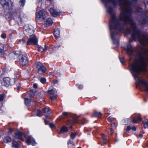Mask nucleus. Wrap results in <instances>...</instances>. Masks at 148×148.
<instances>
[{"mask_svg":"<svg viewBox=\"0 0 148 148\" xmlns=\"http://www.w3.org/2000/svg\"><path fill=\"white\" fill-rule=\"evenodd\" d=\"M125 50L128 55H133L136 58H138L130 66L129 68L136 81V85L143 87L145 91L148 92V83L139 76L141 72L145 70V68L148 64V50L140 47L134 51L130 43L128 44Z\"/></svg>","mask_w":148,"mask_h":148,"instance_id":"obj_1","label":"nucleus"},{"mask_svg":"<svg viewBox=\"0 0 148 148\" xmlns=\"http://www.w3.org/2000/svg\"><path fill=\"white\" fill-rule=\"evenodd\" d=\"M47 12L44 10H40L36 12V19L38 21H44L46 17Z\"/></svg>","mask_w":148,"mask_h":148,"instance_id":"obj_2","label":"nucleus"},{"mask_svg":"<svg viewBox=\"0 0 148 148\" xmlns=\"http://www.w3.org/2000/svg\"><path fill=\"white\" fill-rule=\"evenodd\" d=\"M19 63L21 66H23L26 65L28 62V59L27 55L25 53H21L18 57Z\"/></svg>","mask_w":148,"mask_h":148,"instance_id":"obj_3","label":"nucleus"},{"mask_svg":"<svg viewBox=\"0 0 148 148\" xmlns=\"http://www.w3.org/2000/svg\"><path fill=\"white\" fill-rule=\"evenodd\" d=\"M1 4L3 7L8 10L12 8V3L11 0H1Z\"/></svg>","mask_w":148,"mask_h":148,"instance_id":"obj_4","label":"nucleus"},{"mask_svg":"<svg viewBox=\"0 0 148 148\" xmlns=\"http://www.w3.org/2000/svg\"><path fill=\"white\" fill-rule=\"evenodd\" d=\"M24 33L25 35H28L29 36L32 35L34 32V29L33 27L31 25H26L24 26Z\"/></svg>","mask_w":148,"mask_h":148,"instance_id":"obj_5","label":"nucleus"},{"mask_svg":"<svg viewBox=\"0 0 148 148\" xmlns=\"http://www.w3.org/2000/svg\"><path fill=\"white\" fill-rule=\"evenodd\" d=\"M36 68L38 69V73L42 74L45 72L46 69L43 64L40 62H38L36 64Z\"/></svg>","mask_w":148,"mask_h":148,"instance_id":"obj_6","label":"nucleus"},{"mask_svg":"<svg viewBox=\"0 0 148 148\" xmlns=\"http://www.w3.org/2000/svg\"><path fill=\"white\" fill-rule=\"evenodd\" d=\"M29 37V38L27 41V45H36L37 44L38 40L36 37L34 35H30Z\"/></svg>","mask_w":148,"mask_h":148,"instance_id":"obj_7","label":"nucleus"},{"mask_svg":"<svg viewBox=\"0 0 148 148\" xmlns=\"http://www.w3.org/2000/svg\"><path fill=\"white\" fill-rule=\"evenodd\" d=\"M12 16L13 19L17 21L21 22L23 20V16L21 15L19 12L14 13Z\"/></svg>","mask_w":148,"mask_h":148,"instance_id":"obj_8","label":"nucleus"},{"mask_svg":"<svg viewBox=\"0 0 148 148\" xmlns=\"http://www.w3.org/2000/svg\"><path fill=\"white\" fill-rule=\"evenodd\" d=\"M49 11L51 15L54 17H56L60 14V12L54 8H51Z\"/></svg>","mask_w":148,"mask_h":148,"instance_id":"obj_9","label":"nucleus"},{"mask_svg":"<svg viewBox=\"0 0 148 148\" xmlns=\"http://www.w3.org/2000/svg\"><path fill=\"white\" fill-rule=\"evenodd\" d=\"M44 115L47 118L49 117V114H50V109L49 107H46L42 109Z\"/></svg>","mask_w":148,"mask_h":148,"instance_id":"obj_10","label":"nucleus"},{"mask_svg":"<svg viewBox=\"0 0 148 148\" xmlns=\"http://www.w3.org/2000/svg\"><path fill=\"white\" fill-rule=\"evenodd\" d=\"M2 86H6L10 84V79L8 77L4 78L1 82Z\"/></svg>","mask_w":148,"mask_h":148,"instance_id":"obj_11","label":"nucleus"},{"mask_svg":"<svg viewBox=\"0 0 148 148\" xmlns=\"http://www.w3.org/2000/svg\"><path fill=\"white\" fill-rule=\"evenodd\" d=\"M26 142L28 145H34L36 144L34 138L31 136L28 137Z\"/></svg>","mask_w":148,"mask_h":148,"instance_id":"obj_12","label":"nucleus"},{"mask_svg":"<svg viewBox=\"0 0 148 148\" xmlns=\"http://www.w3.org/2000/svg\"><path fill=\"white\" fill-rule=\"evenodd\" d=\"M23 135V133L20 131H18L15 133V138H17L22 141H23L22 138Z\"/></svg>","mask_w":148,"mask_h":148,"instance_id":"obj_13","label":"nucleus"},{"mask_svg":"<svg viewBox=\"0 0 148 148\" xmlns=\"http://www.w3.org/2000/svg\"><path fill=\"white\" fill-rule=\"evenodd\" d=\"M54 34L55 37L58 38L60 36V30L58 28H55L54 31Z\"/></svg>","mask_w":148,"mask_h":148,"instance_id":"obj_14","label":"nucleus"},{"mask_svg":"<svg viewBox=\"0 0 148 148\" xmlns=\"http://www.w3.org/2000/svg\"><path fill=\"white\" fill-rule=\"evenodd\" d=\"M47 46L46 45H45L43 46H40L38 47V50L39 51L43 53L45 52L47 50Z\"/></svg>","mask_w":148,"mask_h":148,"instance_id":"obj_15","label":"nucleus"},{"mask_svg":"<svg viewBox=\"0 0 148 148\" xmlns=\"http://www.w3.org/2000/svg\"><path fill=\"white\" fill-rule=\"evenodd\" d=\"M56 91L54 90L53 86H51L48 90V94L51 95H53L55 94Z\"/></svg>","mask_w":148,"mask_h":148,"instance_id":"obj_16","label":"nucleus"},{"mask_svg":"<svg viewBox=\"0 0 148 148\" xmlns=\"http://www.w3.org/2000/svg\"><path fill=\"white\" fill-rule=\"evenodd\" d=\"M53 23V21L50 18L47 19L45 23V25L46 26H49V25H51Z\"/></svg>","mask_w":148,"mask_h":148,"instance_id":"obj_17","label":"nucleus"},{"mask_svg":"<svg viewBox=\"0 0 148 148\" xmlns=\"http://www.w3.org/2000/svg\"><path fill=\"white\" fill-rule=\"evenodd\" d=\"M11 138L8 136L5 137L3 140V142L5 143H7L11 142Z\"/></svg>","mask_w":148,"mask_h":148,"instance_id":"obj_18","label":"nucleus"},{"mask_svg":"<svg viewBox=\"0 0 148 148\" xmlns=\"http://www.w3.org/2000/svg\"><path fill=\"white\" fill-rule=\"evenodd\" d=\"M141 121V118L139 117H136L134 118L133 120V122L135 123H138Z\"/></svg>","mask_w":148,"mask_h":148,"instance_id":"obj_19","label":"nucleus"},{"mask_svg":"<svg viewBox=\"0 0 148 148\" xmlns=\"http://www.w3.org/2000/svg\"><path fill=\"white\" fill-rule=\"evenodd\" d=\"M12 146L15 148H19V146L17 142L13 141L12 143Z\"/></svg>","mask_w":148,"mask_h":148,"instance_id":"obj_20","label":"nucleus"},{"mask_svg":"<svg viewBox=\"0 0 148 148\" xmlns=\"http://www.w3.org/2000/svg\"><path fill=\"white\" fill-rule=\"evenodd\" d=\"M140 22L142 24H144L146 23V18L145 17L140 18Z\"/></svg>","mask_w":148,"mask_h":148,"instance_id":"obj_21","label":"nucleus"},{"mask_svg":"<svg viewBox=\"0 0 148 148\" xmlns=\"http://www.w3.org/2000/svg\"><path fill=\"white\" fill-rule=\"evenodd\" d=\"M67 128L65 126L63 127H62L60 130V133H61L62 132H68Z\"/></svg>","mask_w":148,"mask_h":148,"instance_id":"obj_22","label":"nucleus"},{"mask_svg":"<svg viewBox=\"0 0 148 148\" xmlns=\"http://www.w3.org/2000/svg\"><path fill=\"white\" fill-rule=\"evenodd\" d=\"M77 135V134L76 132H71L70 135L71 138L73 140V139Z\"/></svg>","mask_w":148,"mask_h":148,"instance_id":"obj_23","label":"nucleus"},{"mask_svg":"<svg viewBox=\"0 0 148 148\" xmlns=\"http://www.w3.org/2000/svg\"><path fill=\"white\" fill-rule=\"evenodd\" d=\"M93 116L94 117H100L101 116V114L100 112H96L93 114Z\"/></svg>","mask_w":148,"mask_h":148,"instance_id":"obj_24","label":"nucleus"},{"mask_svg":"<svg viewBox=\"0 0 148 148\" xmlns=\"http://www.w3.org/2000/svg\"><path fill=\"white\" fill-rule=\"evenodd\" d=\"M143 123L145 128L148 127V120L143 121Z\"/></svg>","mask_w":148,"mask_h":148,"instance_id":"obj_25","label":"nucleus"},{"mask_svg":"<svg viewBox=\"0 0 148 148\" xmlns=\"http://www.w3.org/2000/svg\"><path fill=\"white\" fill-rule=\"evenodd\" d=\"M25 103L26 105H28L29 103L31 101V99L25 98Z\"/></svg>","mask_w":148,"mask_h":148,"instance_id":"obj_26","label":"nucleus"},{"mask_svg":"<svg viewBox=\"0 0 148 148\" xmlns=\"http://www.w3.org/2000/svg\"><path fill=\"white\" fill-rule=\"evenodd\" d=\"M36 115L37 116H41L42 115V112L40 110H38Z\"/></svg>","mask_w":148,"mask_h":148,"instance_id":"obj_27","label":"nucleus"},{"mask_svg":"<svg viewBox=\"0 0 148 148\" xmlns=\"http://www.w3.org/2000/svg\"><path fill=\"white\" fill-rule=\"evenodd\" d=\"M5 97V95L4 94H0V101H2Z\"/></svg>","mask_w":148,"mask_h":148,"instance_id":"obj_28","label":"nucleus"},{"mask_svg":"<svg viewBox=\"0 0 148 148\" xmlns=\"http://www.w3.org/2000/svg\"><path fill=\"white\" fill-rule=\"evenodd\" d=\"M102 137L104 142V144H106V142L105 141L107 140L106 138V136L104 135V134H102Z\"/></svg>","mask_w":148,"mask_h":148,"instance_id":"obj_29","label":"nucleus"},{"mask_svg":"<svg viewBox=\"0 0 148 148\" xmlns=\"http://www.w3.org/2000/svg\"><path fill=\"white\" fill-rule=\"evenodd\" d=\"M40 81L42 83L44 84L46 82V80L44 78H42L40 79Z\"/></svg>","mask_w":148,"mask_h":148,"instance_id":"obj_30","label":"nucleus"},{"mask_svg":"<svg viewBox=\"0 0 148 148\" xmlns=\"http://www.w3.org/2000/svg\"><path fill=\"white\" fill-rule=\"evenodd\" d=\"M20 3H21V5L22 6H23L24 5L25 3V0H21L20 1Z\"/></svg>","mask_w":148,"mask_h":148,"instance_id":"obj_31","label":"nucleus"},{"mask_svg":"<svg viewBox=\"0 0 148 148\" xmlns=\"http://www.w3.org/2000/svg\"><path fill=\"white\" fill-rule=\"evenodd\" d=\"M67 144H68V145H69V144H72L73 145H74V144H73V141L70 140H68V142H67Z\"/></svg>","mask_w":148,"mask_h":148,"instance_id":"obj_32","label":"nucleus"},{"mask_svg":"<svg viewBox=\"0 0 148 148\" xmlns=\"http://www.w3.org/2000/svg\"><path fill=\"white\" fill-rule=\"evenodd\" d=\"M52 96H51V99L52 101L55 99H56V96L54 95H51Z\"/></svg>","mask_w":148,"mask_h":148,"instance_id":"obj_33","label":"nucleus"},{"mask_svg":"<svg viewBox=\"0 0 148 148\" xmlns=\"http://www.w3.org/2000/svg\"><path fill=\"white\" fill-rule=\"evenodd\" d=\"M1 37L2 38L5 39L6 38V35L5 34H1Z\"/></svg>","mask_w":148,"mask_h":148,"instance_id":"obj_34","label":"nucleus"},{"mask_svg":"<svg viewBox=\"0 0 148 148\" xmlns=\"http://www.w3.org/2000/svg\"><path fill=\"white\" fill-rule=\"evenodd\" d=\"M19 52L18 51H15L13 52V54L15 56H17L19 54Z\"/></svg>","mask_w":148,"mask_h":148,"instance_id":"obj_35","label":"nucleus"},{"mask_svg":"<svg viewBox=\"0 0 148 148\" xmlns=\"http://www.w3.org/2000/svg\"><path fill=\"white\" fill-rule=\"evenodd\" d=\"M131 129V127L130 126H128L127 127V128L126 130V131L127 132H129L130 130Z\"/></svg>","mask_w":148,"mask_h":148,"instance_id":"obj_36","label":"nucleus"},{"mask_svg":"<svg viewBox=\"0 0 148 148\" xmlns=\"http://www.w3.org/2000/svg\"><path fill=\"white\" fill-rule=\"evenodd\" d=\"M20 42L21 43H25L26 41L24 39H22V40H20Z\"/></svg>","mask_w":148,"mask_h":148,"instance_id":"obj_37","label":"nucleus"},{"mask_svg":"<svg viewBox=\"0 0 148 148\" xmlns=\"http://www.w3.org/2000/svg\"><path fill=\"white\" fill-rule=\"evenodd\" d=\"M120 60L122 64H123L124 62V60L123 58H120Z\"/></svg>","mask_w":148,"mask_h":148,"instance_id":"obj_38","label":"nucleus"},{"mask_svg":"<svg viewBox=\"0 0 148 148\" xmlns=\"http://www.w3.org/2000/svg\"><path fill=\"white\" fill-rule=\"evenodd\" d=\"M137 11L138 12H142V9L141 8L139 7L137 8Z\"/></svg>","mask_w":148,"mask_h":148,"instance_id":"obj_39","label":"nucleus"},{"mask_svg":"<svg viewBox=\"0 0 148 148\" xmlns=\"http://www.w3.org/2000/svg\"><path fill=\"white\" fill-rule=\"evenodd\" d=\"M58 82V81L57 80H54L53 81V83L54 84H57Z\"/></svg>","mask_w":148,"mask_h":148,"instance_id":"obj_40","label":"nucleus"},{"mask_svg":"<svg viewBox=\"0 0 148 148\" xmlns=\"http://www.w3.org/2000/svg\"><path fill=\"white\" fill-rule=\"evenodd\" d=\"M49 125L51 128L53 127L54 126V124H53V123H50L49 124Z\"/></svg>","mask_w":148,"mask_h":148,"instance_id":"obj_41","label":"nucleus"},{"mask_svg":"<svg viewBox=\"0 0 148 148\" xmlns=\"http://www.w3.org/2000/svg\"><path fill=\"white\" fill-rule=\"evenodd\" d=\"M33 87L34 88H37V84H33Z\"/></svg>","mask_w":148,"mask_h":148,"instance_id":"obj_42","label":"nucleus"},{"mask_svg":"<svg viewBox=\"0 0 148 148\" xmlns=\"http://www.w3.org/2000/svg\"><path fill=\"white\" fill-rule=\"evenodd\" d=\"M131 129L133 131H135L136 130V128L134 126H133L131 128Z\"/></svg>","mask_w":148,"mask_h":148,"instance_id":"obj_43","label":"nucleus"},{"mask_svg":"<svg viewBox=\"0 0 148 148\" xmlns=\"http://www.w3.org/2000/svg\"><path fill=\"white\" fill-rule=\"evenodd\" d=\"M110 132L112 134L114 132V130L112 129L111 128L110 130Z\"/></svg>","mask_w":148,"mask_h":148,"instance_id":"obj_44","label":"nucleus"},{"mask_svg":"<svg viewBox=\"0 0 148 148\" xmlns=\"http://www.w3.org/2000/svg\"><path fill=\"white\" fill-rule=\"evenodd\" d=\"M78 87L80 89H82L83 88V86L81 85H80Z\"/></svg>","mask_w":148,"mask_h":148,"instance_id":"obj_45","label":"nucleus"},{"mask_svg":"<svg viewBox=\"0 0 148 148\" xmlns=\"http://www.w3.org/2000/svg\"><path fill=\"white\" fill-rule=\"evenodd\" d=\"M15 88H16L17 89V90H20V88H21V87L19 86H16V88L15 87Z\"/></svg>","mask_w":148,"mask_h":148,"instance_id":"obj_46","label":"nucleus"},{"mask_svg":"<svg viewBox=\"0 0 148 148\" xmlns=\"http://www.w3.org/2000/svg\"><path fill=\"white\" fill-rule=\"evenodd\" d=\"M67 114V113L66 112H64L63 113V115L64 116H66Z\"/></svg>","mask_w":148,"mask_h":148,"instance_id":"obj_47","label":"nucleus"},{"mask_svg":"<svg viewBox=\"0 0 148 148\" xmlns=\"http://www.w3.org/2000/svg\"><path fill=\"white\" fill-rule=\"evenodd\" d=\"M108 120L110 122L112 121V118L111 117H109L108 119Z\"/></svg>","mask_w":148,"mask_h":148,"instance_id":"obj_48","label":"nucleus"},{"mask_svg":"<svg viewBox=\"0 0 148 148\" xmlns=\"http://www.w3.org/2000/svg\"><path fill=\"white\" fill-rule=\"evenodd\" d=\"M12 128H10L9 130V132L11 133L12 132Z\"/></svg>","mask_w":148,"mask_h":148,"instance_id":"obj_49","label":"nucleus"},{"mask_svg":"<svg viewBox=\"0 0 148 148\" xmlns=\"http://www.w3.org/2000/svg\"><path fill=\"white\" fill-rule=\"evenodd\" d=\"M142 136H143V135L142 134H139V136L140 137H142Z\"/></svg>","mask_w":148,"mask_h":148,"instance_id":"obj_50","label":"nucleus"},{"mask_svg":"<svg viewBox=\"0 0 148 148\" xmlns=\"http://www.w3.org/2000/svg\"><path fill=\"white\" fill-rule=\"evenodd\" d=\"M60 45H59L56 46L55 47L56 48H58L59 47H60Z\"/></svg>","mask_w":148,"mask_h":148,"instance_id":"obj_51","label":"nucleus"},{"mask_svg":"<svg viewBox=\"0 0 148 148\" xmlns=\"http://www.w3.org/2000/svg\"><path fill=\"white\" fill-rule=\"evenodd\" d=\"M77 119H75L74 120L75 123H77Z\"/></svg>","mask_w":148,"mask_h":148,"instance_id":"obj_52","label":"nucleus"},{"mask_svg":"<svg viewBox=\"0 0 148 148\" xmlns=\"http://www.w3.org/2000/svg\"><path fill=\"white\" fill-rule=\"evenodd\" d=\"M45 123L46 124H47L48 123V121L46 120H45Z\"/></svg>","mask_w":148,"mask_h":148,"instance_id":"obj_53","label":"nucleus"},{"mask_svg":"<svg viewBox=\"0 0 148 148\" xmlns=\"http://www.w3.org/2000/svg\"><path fill=\"white\" fill-rule=\"evenodd\" d=\"M112 126H114L115 125V124L114 123H113L112 124Z\"/></svg>","mask_w":148,"mask_h":148,"instance_id":"obj_54","label":"nucleus"},{"mask_svg":"<svg viewBox=\"0 0 148 148\" xmlns=\"http://www.w3.org/2000/svg\"><path fill=\"white\" fill-rule=\"evenodd\" d=\"M0 50H1L0 53H2L3 52V50L2 49H1Z\"/></svg>","mask_w":148,"mask_h":148,"instance_id":"obj_55","label":"nucleus"},{"mask_svg":"<svg viewBox=\"0 0 148 148\" xmlns=\"http://www.w3.org/2000/svg\"><path fill=\"white\" fill-rule=\"evenodd\" d=\"M146 146L147 147V148H148V142L146 144Z\"/></svg>","mask_w":148,"mask_h":148,"instance_id":"obj_56","label":"nucleus"},{"mask_svg":"<svg viewBox=\"0 0 148 148\" xmlns=\"http://www.w3.org/2000/svg\"><path fill=\"white\" fill-rule=\"evenodd\" d=\"M1 131H0V137L1 136Z\"/></svg>","mask_w":148,"mask_h":148,"instance_id":"obj_57","label":"nucleus"},{"mask_svg":"<svg viewBox=\"0 0 148 148\" xmlns=\"http://www.w3.org/2000/svg\"><path fill=\"white\" fill-rule=\"evenodd\" d=\"M41 1V0H39V2H40V1Z\"/></svg>","mask_w":148,"mask_h":148,"instance_id":"obj_58","label":"nucleus"},{"mask_svg":"<svg viewBox=\"0 0 148 148\" xmlns=\"http://www.w3.org/2000/svg\"><path fill=\"white\" fill-rule=\"evenodd\" d=\"M77 148H81L80 147H78Z\"/></svg>","mask_w":148,"mask_h":148,"instance_id":"obj_59","label":"nucleus"},{"mask_svg":"<svg viewBox=\"0 0 148 148\" xmlns=\"http://www.w3.org/2000/svg\"><path fill=\"white\" fill-rule=\"evenodd\" d=\"M72 128V127L71 126L70 127V128Z\"/></svg>","mask_w":148,"mask_h":148,"instance_id":"obj_60","label":"nucleus"}]
</instances>
